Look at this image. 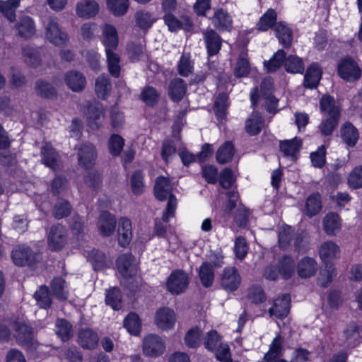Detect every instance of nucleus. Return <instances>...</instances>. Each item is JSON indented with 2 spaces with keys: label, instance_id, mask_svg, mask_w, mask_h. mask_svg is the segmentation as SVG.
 <instances>
[{
  "label": "nucleus",
  "instance_id": "63",
  "mask_svg": "<svg viewBox=\"0 0 362 362\" xmlns=\"http://www.w3.org/2000/svg\"><path fill=\"white\" fill-rule=\"evenodd\" d=\"M159 94L156 90L148 86L141 93V99L148 106H153L158 100Z\"/></svg>",
  "mask_w": 362,
  "mask_h": 362
},
{
  "label": "nucleus",
  "instance_id": "20",
  "mask_svg": "<svg viewBox=\"0 0 362 362\" xmlns=\"http://www.w3.org/2000/svg\"><path fill=\"white\" fill-rule=\"evenodd\" d=\"M86 114L89 127L93 130L98 129L100 127V119L103 116L102 105L98 103L88 104Z\"/></svg>",
  "mask_w": 362,
  "mask_h": 362
},
{
  "label": "nucleus",
  "instance_id": "25",
  "mask_svg": "<svg viewBox=\"0 0 362 362\" xmlns=\"http://www.w3.org/2000/svg\"><path fill=\"white\" fill-rule=\"evenodd\" d=\"M320 108L326 117H340V109L336 105L335 100L329 95H324L320 100Z\"/></svg>",
  "mask_w": 362,
  "mask_h": 362
},
{
  "label": "nucleus",
  "instance_id": "52",
  "mask_svg": "<svg viewBox=\"0 0 362 362\" xmlns=\"http://www.w3.org/2000/svg\"><path fill=\"white\" fill-rule=\"evenodd\" d=\"M285 58L286 52L283 49H279L270 60L264 62V67L268 72H274L281 66Z\"/></svg>",
  "mask_w": 362,
  "mask_h": 362
},
{
  "label": "nucleus",
  "instance_id": "35",
  "mask_svg": "<svg viewBox=\"0 0 362 362\" xmlns=\"http://www.w3.org/2000/svg\"><path fill=\"white\" fill-rule=\"evenodd\" d=\"M263 124V118L257 112H254L250 117L246 120L245 130L251 136L257 135L261 132Z\"/></svg>",
  "mask_w": 362,
  "mask_h": 362
},
{
  "label": "nucleus",
  "instance_id": "34",
  "mask_svg": "<svg viewBox=\"0 0 362 362\" xmlns=\"http://www.w3.org/2000/svg\"><path fill=\"white\" fill-rule=\"evenodd\" d=\"M322 75V71L316 64H313L307 69L304 77V86L306 88L317 87Z\"/></svg>",
  "mask_w": 362,
  "mask_h": 362
},
{
  "label": "nucleus",
  "instance_id": "62",
  "mask_svg": "<svg viewBox=\"0 0 362 362\" xmlns=\"http://www.w3.org/2000/svg\"><path fill=\"white\" fill-rule=\"evenodd\" d=\"M204 346L209 351L216 350L221 346V336L216 330H211L207 332L204 338Z\"/></svg>",
  "mask_w": 362,
  "mask_h": 362
},
{
  "label": "nucleus",
  "instance_id": "10",
  "mask_svg": "<svg viewBox=\"0 0 362 362\" xmlns=\"http://www.w3.org/2000/svg\"><path fill=\"white\" fill-rule=\"evenodd\" d=\"M42 162L47 167L56 171L60 168L59 156L49 143H45L41 148Z\"/></svg>",
  "mask_w": 362,
  "mask_h": 362
},
{
  "label": "nucleus",
  "instance_id": "47",
  "mask_svg": "<svg viewBox=\"0 0 362 362\" xmlns=\"http://www.w3.org/2000/svg\"><path fill=\"white\" fill-rule=\"evenodd\" d=\"M279 272L285 279H290L295 269V262L289 256L285 255L279 262Z\"/></svg>",
  "mask_w": 362,
  "mask_h": 362
},
{
  "label": "nucleus",
  "instance_id": "32",
  "mask_svg": "<svg viewBox=\"0 0 362 362\" xmlns=\"http://www.w3.org/2000/svg\"><path fill=\"white\" fill-rule=\"evenodd\" d=\"M198 274L204 287L209 288L213 285L214 281V269L209 262H203L198 269Z\"/></svg>",
  "mask_w": 362,
  "mask_h": 362
},
{
  "label": "nucleus",
  "instance_id": "55",
  "mask_svg": "<svg viewBox=\"0 0 362 362\" xmlns=\"http://www.w3.org/2000/svg\"><path fill=\"white\" fill-rule=\"evenodd\" d=\"M250 212L245 206L239 204L234 214V223L238 228H245L249 221Z\"/></svg>",
  "mask_w": 362,
  "mask_h": 362
},
{
  "label": "nucleus",
  "instance_id": "36",
  "mask_svg": "<svg viewBox=\"0 0 362 362\" xmlns=\"http://www.w3.org/2000/svg\"><path fill=\"white\" fill-rule=\"evenodd\" d=\"M107 66L110 74L115 78L119 77L120 74V58L116 52V49H107L105 51Z\"/></svg>",
  "mask_w": 362,
  "mask_h": 362
},
{
  "label": "nucleus",
  "instance_id": "2",
  "mask_svg": "<svg viewBox=\"0 0 362 362\" xmlns=\"http://www.w3.org/2000/svg\"><path fill=\"white\" fill-rule=\"evenodd\" d=\"M117 267L122 279V285L130 292L136 287V259L132 254H124L117 259Z\"/></svg>",
  "mask_w": 362,
  "mask_h": 362
},
{
  "label": "nucleus",
  "instance_id": "16",
  "mask_svg": "<svg viewBox=\"0 0 362 362\" xmlns=\"http://www.w3.org/2000/svg\"><path fill=\"white\" fill-rule=\"evenodd\" d=\"M290 296L284 294L281 298L274 300V305L269 310L270 316L282 319L286 317L290 311Z\"/></svg>",
  "mask_w": 362,
  "mask_h": 362
},
{
  "label": "nucleus",
  "instance_id": "6",
  "mask_svg": "<svg viewBox=\"0 0 362 362\" xmlns=\"http://www.w3.org/2000/svg\"><path fill=\"white\" fill-rule=\"evenodd\" d=\"M337 71L340 77L349 82L356 81L361 76V70L358 64L350 57L341 59Z\"/></svg>",
  "mask_w": 362,
  "mask_h": 362
},
{
  "label": "nucleus",
  "instance_id": "37",
  "mask_svg": "<svg viewBox=\"0 0 362 362\" xmlns=\"http://www.w3.org/2000/svg\"><path fill=\"white\" fill-rule=\"evenodd\" d=\"M341 137L344 141L351 147L356 145L358 139V130L349 122L345 123L341 130Z\"/></svg>",
  "mask_w": 362,
  "mask_h": 362
},
{
  "label": "nucleus",
  "instance_id": "41",
  "mask_svg": "<svg viewBox=\"0 0 362 362\" xmlns=\"http://www.w3.org/2000/svg\"><path fill=\"white\" fill-rule=\"evenodd\" d=\"M20 0L0 1V11L11 22L16 20V9L19 6Z\"/></svg>",
  "mask_w": 362,
  "mask_h": 362
},
{
  "label": "nucleus",
  "instance_id": "29",
  "mask_svg": "<svg viewBox=\"0 0 362 362\" xmlns=\"http://www.w3.org/2000/svg\"><path fill=\"white\" fill-rule=\"evenodd\" d=\"M317 271V263L310 257H304L297 266V272L300 277L307 279L313 276Z\"/></svg>",
  "mask_w": 362,
  "mask_h": 362
},
{
  "label": "nucleus",
  "instance_id": "39",
  "mask_svg": "<svg viewBox=\"0 0 362 362\" xmlns=\"http://www.w3.org/2000/svg\"><path fill=\"white\" fill-rule=\"evenodd\" d=\"M235 148L231 141H226L216 152V160L221 164L230 161L233 157Z\"/></svg>",
  "mask_w": 362,
  "mask_h": 362
},
{
  "label": "nucleus",
  "instance_id": "49",
  "mask_svg": "<svg viewBox=\"0 0 362 362\" xmlns=\"http://www.w3.org/2000/svg\"><path fill=\"white\" fill-rule=\"evenodd\" d=\"M87 258L93 264L95 270L101 269L105 267L106 264V257L105 254L98 250L93 249L88 252Z\"/></svg>",
  "mask_w": 362,
  "mask_h": 362
},
{
  "label": "nucleus",
  "instance_id": "50",
  "mask_svg": "<svg viewBox=\"0 0 362 362\" xmlns=\"http://www.w3.org/2000/svg\"><path fill=\"white\" fill-rule=\"evenodd\" d=\"M284 66L286 71L290 73H303L304 64L301 59L296 56L290 55L285 58Z\"/></svg>",
  "mask_w": 362,
  "mask_h": 362
},
{
  "label": "nucleus",
  "instance_id": "57",
  "mask_svg": "<svg viewBox=\"0 0 362 362\" xmlns=\"http://www.w3.org/2000/svg\"><path fill=\"white\" fill-rule=\"evenodd\" d=\"M56 333L63 341L68 340L71 336L72 326L64 319H58L56 321Z\"/></svg>",
  "mask_w": 362,
  "mask_h": 362
},
{
  "label": "nucleus",
  "instance_id": "51",
  "mask_svg": "<svg viewBox=\"0 0 362 362\" xmlns=\"http://www.w3.org/2000/svg\"><path fill=\"white\" fill-rule=\"evenodd\" d=\"M203 333L200 328L196 327L190 329L185 334V342L189 348H196L200 345Z\"/></svg>",
  "mask_w": 362,
  "mask_h": 362
},
{
  "label": "nucleus",
  "instance_id": "59",
  "mask_svg": "<svg viewBox=\"0 0 362 362\" xmlns=\"http://www.w3.org/2000/svg\"><path fill=\"white\" fill-rule=\"evenodd\" d=\"M124 145L123 138L118 134H112L108 140V148L110 153L117 156L120 154Z\"/></svg>",
  "mask_w": 362,
  "mask_h": 362
},
{
  "label": "nucleus",
  "instance_id": "9",
  "mask_svg": "<svg viewBox=\"0 0 362 362\" xmlns=\"http://www.w3.org/2000/svg\"><path fill=\"white\" fill-rule=\"evenodd\" d=\"M273 81L271 78H265L260 85V93L258 99L264 100L267 110L269 112H276L278 100L272 95Z\"/></svg>",
  "mask_w": 362,
  "mask_h": 362
},
{
  "label": "nucleus",
  "instance_id": "64",
  "mask_svg": "<svg viewBox=\"0 0 362 362\" xmlns=\"http://www.w3.org/2000/svg\"><path fill=\"white\" fill-rule=\"evenodd\" d=\"M348 182L354 189L362 187V165L354 169L349 176Z\"/></svg>",
  "mask_w": 362,
  "mask_h": 362
},
{
  "label": "nucleus",
  "instance_id": "31",
  "mask_svg": "<svg viewBox=\"0 0 362 362\" xmlns=\"http://www.w3.org/2000/svg\"><path fill=\"white\" fill-rule=\"evenodd\" d=\"M16 30L21 37L30 38L35 33L34 21L29 16H23L21 18L19 21L17 23Z\"/></svg>",
  "mask_w": 362,
  "mask_h": 362
},
{
  "label": "nucleus",
  "instance_id": "40",
  "mask_svg": "<svg viewBox=\"0 0 362 362\" xmlns=\"http://www.w3.org/2000/svg\"><path fill=\"white\" fill-rule=\"evenodd\" d=\"M247 54L243 51L239 54L235 66L234 68V74L237 78L246 76L250 70V65L247 58Z\"/></svg>",
  "mask_w": 362,
  "mask_h": 362
},
{
  "label": "nucleus",
  "instance_id": "44",
  "mask_svg": "<svg viewBox=\"0 0 362 362\" xmlns=\"http://www.w3.org/2000/svg\"><path fill=\"white\" fill-rule=\"evenodd\" d=\"M105 301L113 310H119L122 308V293L117 287L107 291Z\"/></svg>",
  "mask_w": 362,
  "mask_h": 362
},
{
  "label": "nucleus",
  "instance_id": "56",
  "mask_svg": "<svg viewBox=\"0 0 362 362\" xmlns=\"http://www.w3.org/2000/svg\"><path fill=\"white\" fill-rule=\"evenodd\" d=\"M108 8L115 16H122L129 8L128 0H107Z\"/></svg>",
  "mask_w": 362,
  "mask_h": 362
},
{
  "label": "nucleus",
  "instance_id": "23",
  "mask_svg": "<svg viewBox=\"0 0 362 362\" xmlns=\"http://www.w3.org/2000/svg\"><path fill=\"white\" fill-rule=\"evenodd\" d=\"M208 54L210 56L216 54L221 47L222 40L219 35L214 30H207L204 33Z\"/></svg>",
  "mask_w": 362,
  "mask_h": 362
},
{
  "label": "nucleus",
  "instance_id": "13",
  "mask_svg": "<svg viewBox=\"0 0 362 362\" xmlns=\"http://www.w3.org/2000/svg\"><path fill=\"white\" fill-rule=\"evenodd\" d=\"M97 154L95 146L90 143L83 144L78 149V163L81 166L91 168L95 160Z\"/></svg>",
  "mask_w": 362,
  "mask_h": 362
},
{
  "label": "nucleus",
  "instance_id": "14",
  "mask_svg": "<svg viewBox=\"0 0 362 362\" xmlns=\"http://www.w3.org/2000/svg\"><path fill=\"white\" fill-rule=\"evenodd\" d=\"M67 86L74 92H81L86 86V79L80 71L72 70L68 71L64 76Z\"/></svg>",
  "mask_w": 362,
  "mask_h": 362
},
{
  "label": "nucleus",
  "instance_id": "4",
  "mask_svg": "<svg viewBox=\"0 0 362 362\" xmlns=\"http://www.w3.org/2000/svg\"><path fill=\"white\" fill-rule=\"evenodd\" d=\"M11 257L15 264L18 266H28L33 267L40 262L41 255L33 251L29 247L19 246L13 250Z\"/></svg>",
  "mask_w": 362,
  "mask_h": 362
},
{
  "label": "nucleus",
  "instance_id": "46",
  "mask_svg": "<svg viewBox=\"0 0 362 362\" xmlns=\"http://www.w3.org/2000/svg\"><path fill=\"white\" fill-rule=\"evenodd\" d=\"M339 118L338 117H327L322 119L318 126V129L322 135L325 136L332 134L335 128L338 126Z\"/></svg>",
  "mask_w": 362,
  "mask_h": 362
},
{
  "label": "nucleus",
  "instance_id": "17",
  "mask_svg": "<svg viewBox=\"0 0 362 362\" xmlns=\"http://www.w3.org/2000/svg\"><path fill=\"white\" fill-rule=\"evenodd\" d=\"M100 6L95 0H81L76 4L77 15L83 18H90L99 12Z\"/></svg>",
  "mask_w": 362,
  "mask_h": 362
},
{
  "label": "nucleus",
  "instance_id": "12",
  "mask_svg": "<svg viewBox=\"0 0 362 362\" xmlns=\"http://www.w3.org/2000/svg\"><path fill=\"white\" fill-rule=\"evenodd\" d=\"M221 284L227 291H235L240 284L238 270L235 267L225 268L221 276Z\"/></svg>",
  "mask_w": 362,
  "mask_h": 362
},
{
  "label": "nucleus",
  "instance_id": "53",
  "mask_svg": "<svg viewBox=\"0 0 362 362\" xmlns=\"http://www.w3.org/2000/svg\"><path fill=\"white\" fill-rule=\"evenodd\" d=\"M34 296L40 308H47L50 307L52 299L50 298L49 288L47 286H40L39 290L35 293Z\"/></svg>",
  "mask_w": 362,
  "mask_h": 362
},
{
  "label": "nucleus",
  "instance_id": "11",
  "mask_svg": "<svg viewBox=\"0 0 362 362\" xmlns=\"http://www.w3.org/2000/svg\"><path fill=\"white\" fill-rule=\"evenodd\" d=\"M65 228L62 225L52 226L48 234L49 247L54 250L62 249L65 245Z\"/></svg>",
  "mask_w": 362,
  "mask_h": 362
},
{
  "label": "nucleus",
  "instance_id": "60",
  "mask_svg": "<svg viewBox=\"0 0 362 362\" xmlns=\"http://www.w3.org/2000/svg\"><path fill=\"white\" fill-rule=\"evenodd\" d=\"M228 95L224 93H220L214 104V111L217 117L222 119L225 117L226 111L228 107Z\"/></svg>",
  "mask_w": 362,
  "mask_h": 362
},
{
  "label": "nucleus",
  "instance_id": "21",
  "mask_svg": "<svg viewBox=\"0 0 362 362\" xmlns=\"http://www.w3.org/2000/svg\"><path fill=\"white\" fill-rule=\"evenodd\" d=\"M175 322V313L170 308H164L156 313V322L160 329H170Z\"/></svg>",
  "mask_w": 362,
  "mask_h": 362
},
{
  "label": "nucleus",
  "instance_id": "48",
  "mask_svg": "<svg viewBox=\"0 0 362 362\" xmlns=\"http://www.w3.org/2000/svg\"><path fill=\"white\" fill-rule=\"evenodd\" d=\"M35 90L42 98H52L57 95L56 89L48 82L43 80L36 81Z\"/></svg>",
  "mask_w": 362,
  "mask_h": 362
},
{
  "label": "nucleus",
  "instance_id": "8",
  "mask_svg": "<svg viewBox=\"0 0 362 362\" xmlns=\"http://www.w3.org/2000/svg\"><path fill=\"white\" fill-rule=\"evenodd\" d=\"M165 350V342L158 335L148 334L143 340V351L146 356L157 357L162 355Z\"/></svg>",
  "mask_w": 362,
  "mask_h": 362
},
{
  "label": "nucleus",
  "instance_id": "38",
  "mask_svg": "<svg viewBox=\"0 0 362 362\" xmlns=\"http://www.w3.org/2000/svg\"><path fill=\"white\" fill-rule=\"evenodd\" d=\"M302 145V141L298 137L291 140L280 141V150L285 156L294 157L296 152L300 150Z\"/></svg>",
  "mask_w": 362,
  "mask_h": 362
},
{
  "label": "nucleus",
  "instance_id": "42",
  "mask_svg": "<svg viewBox=\"0 0 362 362\" xmlns=\"http://www.w3.org/2000/svg\"><path fill=\"white\" fill-rule=\"evenodd\" d=\"M277 19L276 11L269 8L259 19L257 24V28L259 31H267L268 29L275 25Z\"/></svg>",
  "mask_w": 362,
  "mask_h": 362
},
{
  "label": "nucleus",
  "instance_id": "15",
  "mask_svg": "<svg viewBox=\"0 0 362 362\" xmlns=\"http://www.w3.org/2000/svg\"><path fill=\"white\" fill-rule=\"evenodd\" d=\"M101 41L107 49H117L118 47V35L116 28L110 24H105L102 28Z\"/></svg>",
  "mask_w": 362,
  "mask_h": 362
},
{
  "label": "nucleus",
  "instance_id": "28",
  "mask_svg": "<svg viewBox=\"0 0 362 362\" xmlns=\"http://www.w3.org/2000/svg\"><path fill=\"white\" fill-rule=\"evenodd\" d=\"M95 90L98 98L106 99L112 90L110 77L105 74L98 76L95 80Z\"/></svg>",
  "mask_w": 362,
  "mask_h": 362
},
{
  "label": "nucleus",
  "instance_id": "58",
  "mask_svg": "<svg viewBox=\"0 0 362 362\" xmlns=\"http://www.w3.org/2000/svg\"><path fill=\"white\" fill-rule=\"evenodd\" d=\"M71 206L69 202L59 199L55 204L53 210V215L57 219L68 216L71 211Z\"/></svg>",
  "mask_w": 362,
  "mask_h": 362
},
{
  "label": "nucleus",
  "instance_id": "30",
  "mask_svg": "<svg viewBox=\"0 0 362 362\" xmlns=\"http://www.w3.org/2000/svg\"><path fill=\"white\" fill-rule=\"evenodd\" d=\"M276 37L281 45L288 48L292 43V30L283 22L276 23L274 25Z\"/></svg>",
  "mask_w": 362,
  "mask_h": 362
},
{
  "label": "nucleus",
  "instance_id": "54",
  "mask_svg": "<svg viewBox=\"0 0 362 362\" xmlns=\"http://www.w3.org/2000/svg\"><path fill=\"white\" fill-rule=\"evenodd\" d=\"M22 54L24 61L31 66H37L40 64V57L38 52L29 46L23 47Z\"/></svg>",
  "mask_w": 362,
  "mask_h": 362
},
{
  "label": "nucleus",
  "instance_id": "27",
  "mask_svg": "<svg viewBox=\"0 0 362 362\" xmlns=\"http://www.w3.org/2000/svg\"><path fill=\"white\" fill-rule=\"evenodd\" d=\"M78 337L79 344L86 349H94L99 340L97 333L89 329L81 330Z\"/></svg>",
  "mask_w": 362,
  "mask_h": 362
},
{
  "label": "nucleus",
  "instance_id": "43",
  "mask_svg": "<svg viewBox=\"0 0 362 362\" xmlns=\"http://www.w3.org/2000/svg\"><path fill=\"white\" fill-rule=\"evenodd\" d=\"M322 209V202L319 194H313L309 196L305 204V214L313 217L317 214Z\"/></svg>",
  "mask_w": 362,
  "mask_h": 362
},
{
  "label": "nucleus",
  "instance_id": "24",
  "mask_svg": "<svg viewBox=\"0 0 362 362\" xmlns=\"http://www.w3.org/2000/svg\"><path fill=\"white\" fill-rule=\"evenodd\" d=\"M323 229L328 235H336L341 229V219L334 212L328 213L322 221Z\"/></svg>",
  "mask_w": 362,
  "mask_h": 362
},
{
  "label": "nucleus",
  "instance_id": "61",
  "mask_svg": "<svg viewBox=\"0 0 362 362\" xmlns=\"http://www.w3.org/2000/svg\"><path fill=\"white\" fill-rule=\"evenodd\" d=\"M336 271L331 263L326 264V269L320 272L319 284L323 287L326 288L332 281V279L336 276Z\"/></svg>",
  "mask_w": 362,
  "mask_h": 362
},
{
  "label": "nucleus",
  "instance_id": "7",
  "mask_svg": "<svg viewBox=\"0 0 362 362\" xmlns=\"http://www.w3.org/2000/svg\"><path fill=\"white\" fill-rule=\"evenodd\" d=\"M189 281L187 274L183 270L177 269L169 276L166 287L171 293L178 295L187 289Z\"/></svg>",
  "mask_w": 362,
  "mask_h": 362
},
{
  "label": "nucleus",
  "instance_id": "1",
  "mask_svg": "<svg viewBox=\"0 0 362 362\" xmlns=\"http://www.w3.org/2000/svg\"><path fill=\"white\" fill-rule=\"evenodd\" d=\"M172 184L168 177L159 176L156 177L154 185V195L159 201H165L168 199L166 209L163 214V220L168 222L170 218L175 216L177 207V199L172 193Z\"/></svg>",
  "mask_w": 362,
  "mask_h": 362
},
{
  "label": "nucleus",
  "instance_id": "5",
  "mask_svg": "<svg viewBox=\"0 0 362 362\" xmlns=\"http://www.w3.org/2000/svg\"><path fill=\"white\" fill-rule=\"evenodd\" d=\"M45 36L52 44L62 46L69 41L68 35L62 30L57 18L49 17L45 24Z\"/></svg>",
  "mask_w": 362,
  "mask_h": 362
},
{
  "label": "nucleus",
  "instance_id": "33",
  "mask_svg": "<svg viewBox=\"0 0 362 362\" xmlns=\"http://www.w3.org/2000/svg\"><path fill=\"white\" fill-rule=\"evenodd\" d=\"M52 295L59 300L68 298L69 291L66 289V281L62 277H55L50 283Z\"/></svg>",
  "mask_w": 362,
  "mask_h": 362
},
{
  "label": "nucleus",
  "instance_id": "26",
  "mask_svg": "<svg viewBox=\"0 0 362 362\" xmlns=\"http://www.w3.org/2000/svg\"><path fill=\"white\" fill-rule=\"evenodd\" d=\"M211 19L214 27L219 30H230L232 28L231 18L222 8L216 10Z\"/></svg>",
  "mask_w": 362,
  "mask_h": 362
},
{
  "label": "nucleus",
  "instance_id": "45",
  "mask_svg": "<svg viewBox=\"0 0 362 362\" xmlns=\"http://www.w3.org/2000/svg\"><path fill=\"white\" fill-rule=\"evenodd\" d=\"M122 227L125 233L118 232V242L122 247H126L132 239V228L131 221L127 218H122ZM122 230V228L120 229Z\"/></svg>",
  "mask_w": 362,
  "mask_h": 362
},
{
  "label": "nucleus",
  "instance_id": "22",
  "mask_svg": "<svg viewBox=\"0 0 362 362\" xmlns=\"http://www.w3.org/2000/svg\"><path fill=\"white\" fill-rule=\"evenodd\" d=\"M320 258L325 264H329L333 259L339 257V247L332 241L323 243L319 250Z\"/></svg>",
  "mask_w": 362,
  "mask_h": 362
},
{
  "label": "nucleus",
  "instance_id": "19",
  "mask_svg": "<svg viewBox=\"0 0 362 362\" xmlns=\"http://www.w3.org/2000/svg\"><path fill=\"white\" fill-rule=\"evenodd\" d=\"M187 92V83L180 78L173 79L168 85V95L174 102L180 101Z\"/></svg>",
  "mask_w": 362,
  "mask_h": 362
},
{
  "label": "nucleus",
  "instance_id": "3",
  "mask_svg": "<svg viewBox=\"0 0 362 362\" xmlns=\"http://www.w3.org/2000/svg\"><path fill=\"white\" fill-rule=\"evenodd\" d=\"M13 329L14 337L19 345L31 351L37 349L38 344L34 339L33 330L31 327L23 322H17L14 323Z\"/></svg>",
  "mask_w": 362,
  "mask_h": 362
},
{
  "label": "nucleus",
  "instance_id": "18",
  "mask_svg": "<svg viewBox=\"0 0 362 362\" xmlns=\"http://www.w3.org/2000/svg\"><path fill=\"white\" fill-rule=\"evenodd\" d=\"M116 218L108 211L101 213L98 226L100 233L104 236H109L113 233L116 226Z\"/></svg>",
  "mask_w": 362,
  "mask_h": 362
}]
</instances>
